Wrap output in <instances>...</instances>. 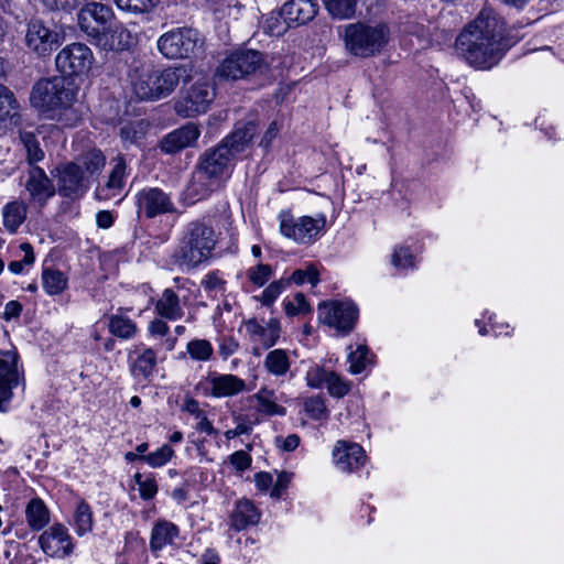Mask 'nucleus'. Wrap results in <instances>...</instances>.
Listing matches in <instances>:
<instances>
[{"instance_id": "1", "label": "nucleus", "mask_w": 564, "mask_h": 564, "mask_svg": "<svg viewBox=\"0 0 564 564\" xmlns=\"http://www.w3.org/2000/svg\"><path fill=\"white\" fill-rule=\"evenodd\" d=\"M519 39L507 33L505 21L497 14L481 11L460 32L456 40V48L469 65L488 69L496 65Z\"/></svg>"}, {"instance_id": "2", "label": "nucleus", "mask_w": 564, "mask_h": 564, "mask_svg": "<svg viewBox=\"0 0 564 564\" xmlns=\"http://www.w3.org/2000/svg\"><path fill=\"white\" fill-rule=\"evenodd\" d=\"M217 245L214 228L200 220L186 225L180 242L173 253V260L180 267L193 269L206 262Z\"/></svg>"}, {"instance_id": "3", "label": "nucleus", "mask_w": 564, "mask_h": 564, "mask_svg": "<svg viewBox=\"0 0 564 564\" xmlns=\"http://www.w3.org/2000/svg\"><path fill=\"white\" fill-rule=\"evenodd\" d=\"M76 88L64 77L39 80L32 88L30 101L47 117L59 118L76 100Z\"/></svg>"}, {"instance_id": "4", "label": "nucleus", "mask_w": 564, "mask_h": 564, "mask_svg": "<svg viewBox=\"0 0 564 564\" xmlns=\"http://www.w3.org/2000/svg\"><path fill=\"white\" fill-rule=\"evenodd\" d=\"M390 31L384 23L355 22L344 28L346 50L358 57L379 54L389 42Z\"/></svg>"}, {"instance_id": "5", "label": "nucleus", "mask_w": 564, "mask_h": 564, "mask_svg": "<svg viewBox=\"0 0 564 564\" xmlns=\"http://www.w3.org/2000/svg\"><path fill=\"white\" fill-rule=\"evenodd\" d=\"M267 66L261 52L241 50L227 55L217 67L216 75L227 80H238L256 73H262Z\"/></svg>"}, {"instance_id": "6", "label": "nucleus", "mask_w": 564, "mask_h": 564, "mask_svg": "<svg viewBox=\"0 0 564 564\" xmlns=\"http://www.w3.org/2000/svg\"><path fill=\"white\" fill-rule=\"evenodd\" d=\"M199 45V33L191 28L167 31L156 42L159 52L169 59L189 58L195 55Z\"/></svg>"}, {"instance_id": "7", "label": "nucleus", "mask_w": 564, "mask_h": 564, "mask_svg": "<svg viewBox=\"0 0 564 564\" xmlns=\"http://www.w3.org/2000/svg\"><path fill=\"white\" fill-rule=\"evenodd\" d=\"M216 97L214 86L205 78L195 82L175 101L174 109L183 118L205 113Z\"/></svg>"}, {"instance_id": "8", "label": "nucleus", "mask_w": 564, "mask_h": 564, "mask_svg": "<svg viewBox=\"0 0 564 564\" xmlns=\"http://www.w3.org/2000/svg\"><path fill=\"white\" fill-rule=\"evenodd\" d=\"M94 61V54L87 45L72 43L57 53L55 65L64 77H75L88 73Z\"/></svg>"}, {"instance_id": "9", "label": "nucleus", "mask_w": 564, "mask_h": 564, "mask_svg": "<svg viewBox=\"0 0 564 564\" xmlns=\"http://www.w3.org/2000/svg\"><path fill=\"white\" fill-rule=\"evenodd\" d=\"M358 318L357 306L349 301H329L318 305V319L341 334H348Z\"/></svg>"}, {"instance_id": "10", "label": "nucleus", "mask_w": 564, "mask_h": 564, "mask_svg": "<svg viewBox=\"0 0 564 564\" xmlns=\"http://www.w3.org/2000/svg\"><path fill=\"white\" fill-rule=\"evenodd\" d=\"M324 215L317 217L303 216L294 219L288 214L280 215V231L290 239L300 243H308L314 240L325 228Z\"/></svg>"}, {"instance_id": "11", "label": "nucleus", "mask_w": 564, "mask_h": 564, "mask_svg": "<svg viewBox=\"0 0 564 564\" xmlns=\"http://www.w3.org/2000/svg\"><path fill=\"white\" fill-rule=\"evenodd\" d=\"M156 86L151 89L145 83L140 84L139 91L147 100H156L172 94L181 80L189 77L186 66L167 67L162 70H154Z\"/></svg>"}, {"instance_id": "12", "label": "nucleus", "mask_w": 564, "mask_h": 564, "mask_svg": "<svg viewBox=\"0 0 564 564\" xmlns=\"http://www.w3.org/2000/svg\"><path fill=\"white\" fill-rule=\"evenodd\" d=\"M57 191L63 197L77 199L89 187L87 177L83 174L79 164L68 162L56 167Z\"/></svg>"}, {"instance_id": "13", "label": "nucleus", "mask_w": 564, "mask_h": 564, "mask_svg": "<svg viewBox=\"0 0 564 564\" xmlns=\"http://www.w3.org/2000/svg\"><path fill=\"white\" fill-rule=\"evenodd\" d=\"M25 44L37 55L45 56L61 44V37L48 24L33 19L28 23Z\"/></svg>"}, {"instance_id": "14", "label": "nucleus", "mask_w": 564, "mask_h": 564, "mask_svg": "<svg viewBox=\"0 0 564 564\" xmlns=\"http://www.w3.org/2000/svg\"><path fill=\"white\" fill-rule=\"evenodd\" d=\"M39 543L45 554L58 558L68 556L74 547L67 529L59 523L45 530L40 535Z\"/></svg>"}, {"instance_id": "15", "label": "nucleus", "mask_w": 564, "mask_h": 564, "mask_svg": "<svg viewBox=\"0 0 564 564\" xmlns=\"http://www.w3.org/2000/svg\"><path fill=\"white\" fill-rule=\"evenodd\" d=\"M138 213L147 218H154L158 215L174 212V205L170 196L161 188L149 187L140 191L137 195Z\"/></svg>"}, {"instance_id": "16", "label": "nucleus", "mask_w": 564, "mask_h": 564, "mask_svg": "<svg viewBox=\"0 0 564 564\" xmlns=\"http://www.w3.org/2000/svg\"><path fill=\"white\" fill-rule=\"evenodd\" d=\"M20 382L18 370V354L7 350L0 351V410L4 411L3 403L12 398V390Z\"/></svg>"}, {"instance_id": "17", "label": "nucleus", "mask_w": 564, "mask_h": 564, "mask_svg": "<svg viewBox=\"0 0 564 564\" xmlns=\"http://www.w3.org/2000/svg\"><path fill=\"white\" fill-rule=\"evenodd\" d=\"M90 36L106 51H122L130 44V33L119 23L111 22L104 29H91Z\"/></svg>"}, {"instance_id": "18", "label": "nucleus", "mask_w": 564, "mask_h": 564, "mask_svg": "<svg viewBox=\"0 0 564 564\" xmlns=\"http://www.w3.org/2000/svg\"><path fill=\"white\" fill-rule=\"evenodd\" d=\"M24 187L29 193L30 200L39 204L41 207L44 206L56 192L52 180L37 166H33L29 170Z\"/></svg>"}, {"instance_id": "19", "label": "nucleus", "mask_w": 564, "mask_h": 564, "mask_svg": "<svg viewBox=\"0 0 564 564\" xmlns=\"http://www.w3.org/2000/svg\"><path fill=\"white\" fill-rule=\"evenodd\" d=\"M335 465L343 471H354L366 462L364 448L357 443L338 441L333 449Z\"/></svg>"}, {"instance_id": "20", "label": "nucleus", "mask_w": 564, "mask_h": 564, "mask_svg": "<svg viewBox=\"0 0 564 564\" xmlns=\"http://www.w3.org/2000/svg\"><path fill=\"white\" fill-rule=\"evenodd\" d=\"M234 160L232 155H230V150L217 144L215 148L203 153L197 166L221 181L228 173Z\"/></svg>"}, {"instance_id": "21", "label": "nucleus", "mask_w": 564, "mask_h": 564, "mask_svg": "<svg viewBox=\"0 0 564 564\" xmlns=\"http://www.w3.org/2000/svg\"><path fill=\"white\" fill-rule=\"evenodd\" d=\"M78 21L82 30L90 36L91 29H104L113 22V12L104 3L90 2L80 10Z\"/></svg>"}, {"instance_id": "22", "label": "nucleus", "mask_w": 564, "mask_h": 564, "mask_svg": "<svg viewBox=\"0 0 564 564\" xmlns=\"http://www.w3.org/2000/svg\"><path fill=\"white\" fill-rule=\"evenodd\" d=\"M245 329L250 340L262 345L264 349L274 346L280 337V323L276 318H270L264 324L250 318L245 322Z\"/></svg>"}, {"instance_id": "23", "label": "nucleus", "mask_w": 564, "mask_h": 564, "mask_svg": "<svg viewBox=\"0 0 564 564\" xmlns=\"http://www.w3.org/2000/svg\"><path fill=\"white\" fill-rule=\"evenodd\" d=\"M199 135L198 126L188 122L165 135L161 142V149L165 153L180 152L184 148L194 145Z\"/></svg>"}, {"instance_id": "24", "label": "nucleus", "mask_w": 564, "mask_h": 564, "mask_svg": "<svg viewBox=\"0 0 564 564\" xmlns=\"http://www.w3.org/2000/svg\"><path fill=\"white\" fill-rule=\"evenodd\" d=\"M124 178L126 162L123 158L117 156L106 184L96 188V198L98 200H109L120 196L124 187Z\"/></svg>"}, {"instance_id": "25", "label": "nucleus", "mask_w": 564, "mask_h": 564, "mask_svg": "<svg viewBox=\"0 0 564 564\" xmlns=\"http://www.w3.org/2000/svg\"><path fill=\"white\" fill-rule=\"evenodd\" d=\"M220 182V180L197 166L193 172L191 182L186 188V194L192 200H200L217 189Z\"/></svg>"}, {"instance_id": "26", "label": "nucleus", "mask_w": 564, "mask_h": 564, "mask_svg": "<svg viewBox=\"0 0 564 564\" xmlns=\"http://www.w3.org/2000/svg\"><path fill=\"white\" fill-rule=\"evenodd\" d=\"M256 133V123L249 121L247 123L237 126L235 130L219 144L225 147V149L230 150V155H232L235 159L237 154L243 152L248 148Z\"/></svg>"}, {"instance_id": "27", "label": "nucleus", "mask_w": 564, "mask_h": 564, "mask_svg": "<svg viewBox=\"0 0 564 564\" xmlns=\"http://www.w3.org/2000/svg\"><path fill=\"white\" fill-rule=\"evenodd\" d=\"M212 395L215 398L232 397L246 389V382L235 375H213L208 378Z\"/></svg>"}, {"instance_id": "28", "label": "nucleus", "mask_w": 564, "mask_h": 564, "mask_svg": "<svg viewBox=\"0 0 564 564\" xmlns=\"http://www.w3.org/2000/svg\"><path fill=\"white\" fill-rule=\"evenodd\" d=\"M289 24H305L316 14V6L312 0H290L281 8Z\"/></svg>"}, {"instance_id": "29", "label": "nucleus", "mask_w": 564, "mask_h": 564, "mask_svg": "<svg viewBox=\"0 0 564 564\" xmlns=\"http://www.w3.org/2000/svg\"><path fill=\"white\" fill-rule=\"evenodd\" d=\"M259 520L260 512L250 500L241 499L236 503L231 513V525L235 530H245L249 525L257 524Z\"/></svg>"}, {"instance_id": "30", "label": "nucleus", "mask_w": 564, "mask_h": 564, "mask_svg": "<svg viewBox=\"0 0 564 564\" xmlns=\"http://www.w3.org/2000/svg\"><path fill=\"white\" fill-rule=\"evenodd\" d=\"M156 313L169 321H176L184 315L178 295L172 289H165L155 304Z\"/></svg>"}, {"instance_id": "31", "label": "nucleus", "mask_w": 564, "mask_h": 564, "mask_svg": "<svg viewBox=\"0 0 564 564\" xmlns=\"http://www.w3.org/2000/svg\"><path fill=\"white\" fill-rule=\"evenodd\" d=\"M20 105L14 94L4 85L0 84V123L9 121L18 124L20 120Z\"/></svg>"}, {"instance_id": "32", "label": "nucleus", "mask_w": 564, "mask_h": 564, "mask_svg": "<svg viewBox=\"0 0 564 564\" xmlns=\"http://www.w3.org/2000/svg\"><path fill=\"white\" fill-rule=\"evenodd\" d=\"M28 207L21 200H12L4 205L2 218L4 228L14 234L26 218Z\"/></svg>"}, {"instance_id": "33", "label": "nucleus", "mask_w": 564, "mask_h": 564, "mask_svg": "<svg viewBox=\"0 0 564 564\" xmlns=\"http://www.w3.org/2000/svg\"><path fill=\"white\" fill-rule=\"evenodd\" d=\"M178 535V528L166 520H161L155 523L151 532L150 546L153 551L161 550Z\"/></svg>"}, {"instance_id": "34", "label": "nucleus", "mask_w": 564, "mask_h": 564, "mask_svg": "<svg viewBox=\"0 0 564 564\" xmlns=\"http://www.w3.org/2000/svg\"><path fill=\"white\" fill-rule=\"evenodd\" d=\"M131 366V372L137 378H149L156 366V354L152 348H142Z\"/></svg>"}, {"instance_id": "35", "label": "nucleus", "mask_w": 564, "mask_h": 564, "mask_svg": "<svg viewBox=\"0 0 564 564\" xmlns=\"http://www.w3.org/2000/svg\"><path fill=\"white\" fill-rule=\"evenodd\" d=\"M291 361L283 349H273L264 359V368L273 376L283 377L290 370Z\"/></svg>"}, {"instance_id": "36", "label": "nucleus", "mask_w": 564, "mask_h": 564, "mask_svg": "<svg viewBox=\"0 0 564 564\" xmlns=\"http://www.w3.org/2000/svg\"><path fill=\"white\" fill-rule=\"evenodd\" d=\"M108 328L113 336L122 339L132 338L138 332V327L132 319L119 314L111 315L108 318Z\"/></svg>"}, {"instance_id": "37", "label": "nucleus", "mask_w": 564, "mask_h": 564, "mask_svg": "<svg viewBox=\"0 0 564 564\" xmlns=\"http://www.w3.org/2000/svg\"><path fill=\"white\" fill-rule=\"evenodd\" d=\"M73 525L79 536H83L93 530V512L89 505L84 500L77 503L73 516Z\"/></svg>"}, {"instance_id": "38", "label": "nucleus", "mask_w": 564, "mask_h": 564, "mask_svg": "<svg viewBox=\"0 0 564 564\" xmlns=\"http://www.w3.org/2000/svg\"><path fill=\"white\" fill-rule=\"evenodd\" d=\"M26 520L29 525L39 531L48 522V510L40 499H33L26 507Z\"/></svg>"}, {"instance_id": "39", "label": "nucleus", "mask_w": 564, "mask_h": 564, "mask_svg": "<svg viewBox=\"0 0 564 564\" xmlns=\"http://www.w3.org/2000/svg\"><path fill=\"white\" fill-rule=\"evenodd\" d=\"M42 284L47 294L57 295L66 289L67 278L58 270L44 269L42 272Z\"/></svg>"}, {"instance_id": "40", "label": "nucleus", "mask_w": 564, "mask_h": 564, "mask_svg": "<svg viewBox=\"0 0 564 564\" xmlns=\"http://www.w3.org/2000/svg\"><path fill=\"white\" fill-rule=\"evenodd\" d=\"M19 139L25 151L29 164L33 165L44 159V151L33 132L21 131Z\"/></svg>"}, {"instance_id": "41", "label": "nucleus", "mask_w": 564, "mask_h": 564, "mask_svg": "<svg viewBox=\"0 0 564 564\" xmlns=\"http://www.w3.org/2000/svg\"><path fill=\"white\" fill-rule=\"evenodd\" d=\"M328 13L338 20L350 19L355 15L357 0H325Z\"/></svg>"}, {"instance_id": "42", "label": "nucleus", "mask_w": 564, "mask_h": 564, "mask_svg": "<svg viewBox=\"0 0 564 564\" xmlns=\"http://www.w3.org/2000/svg\"><path fill=\"white\" fill-rule=\"evenodd\" d=\"M80 163L86 172L94 176L100 174L106 164V158L101 151L97 149L89 150L80 158Z\"/></svg>"}, {"instance_id": "43", "label": "nucleus", "mask_w": 564, "mask_h": 564, "mask_svg": "<svg viewBox=\"0 0 564 564\" xmlns=\"http://www.w3.org/2000/svg\"><path fill=\"white\" fill-rule=\"evenodd\" d=\"M186 350L197 361H208L213 356V346L206 339H193L187 343Z\"/></svg>"}, {"instance_id": "44", "label": "nucleus", "mask_w": 564, "mask_h": 564, "mask_svg": "<svg viewBox=\"0 0 564 564\" xmlns=\"http://www.w3.org/2000/svg\"><path fill=\"white\" fill-rule=\"evenodd\" d=\"M289 25L290 24L283 17L282 11L271 12L263 22V30L269 35L280 36L286 32Z\"/></svg>"}, {"instance_id": "45", "label": "nucleus", "mask_w": 564, "mask_h": 564, "mask_svg": "<svg viewBox=\"0 0 564 564\" xmlns=\"http://www.w3.org/2000/svg\"><path fill=\"white\" fill-rule=\"evenodd\" d=\"M142 83H145L144 85H147L151 89H153L156 86L153 69L149 67H143L140 70H137L131 78V85L134 95L141 100H147L139 91L140 84Z\"/></svg>"}, {"instance_id": "46", "label": "nucleus", "mask_w": 564, "mask_h": 564, "mask_svg": "<svg viewBox=\"0 0 564 564\" xmlns=\"http://www.w3.org/2000/svg\"><path fill=\"white\" fill-rule=\"evenodd\" d=\"M368 354L369 350L364 345L358 346L355 351L349 354L348 361L350 364L349 371L351 373L357 375L366 369L369 362Z\"/></svg>"}, {"instance_id": "47", "label": "nucleus", "mask_w": 564, "mask_h": 564, "mask_svg": "<svg viewBox=\"0 0 564 564\" xmlns=\"http://www.w3.org/2000/svg\"><path fill=\"white\" fill-rule=\"evenodd\" d=\"M159 0H115V3L120 10L143 13L150 11L156 6Z\"/></svg>"}, {"instance_id": "48", "label": "nucleus", "mask_w": 564, "mask_h": 564, "mask_svg": "<svg viewBox=\"0 0 564 564\" xmlns=\"http://www.w3.org/2000/svg\"><path fill=\"white\" fill-rule=\"evenodd\" d=\"M319 272L316 269L315 265L310 264L305 270H295L292 275L289 279H285L289 281V284L291 282H294L297 285H301L305 283L306 281L310 282L313 286H315L318 282Z\"/></svg>"}, {"instance_id": "49", "label": "nucleus", "mask_w": 564, "mask_h": 564, "mask_svg": "<svg viewBox=\"0 0 564 564\" xmlns=\"http://www.w3.org/2000/svg\"><path fill=\"white\" fill-rule=\"evenodd\" d=\"M174 455V451L170 445H163L153 453L147 456H141L142 460L147 462L151 467L156 468L164 466Z\"/></svg>"}, {"instance_id": "50", "label": "nucleus", "mask_w": 564, "mask_h": 564, "mask_svg": "<svg viewBox=\"0 0 564 564\" xmlns=\"http://www.w3.org/2000/svg\"><path fill=\"white\" fill-rule=\"evenodd\" d=\"M391 264L395 269L405 270L408 268L414 267V257L409 248L406 247H395L393 253L391 256Z\"/></svg>"}, {"instance_id": "51", "label": "nucleus", "mask_w": 564, "mask_h": 564, "mask_svg": "<svg viewBox=\"0 0 564 564\" xmlns=\"http://www.w3.org/2000/svg\"><path fill=\"white\" fill-rule=\"evenodd\" d=\"M328 393L334 398H343L350 391V383L332 371L327 380Z\"/></svg>"}, {"instance_id": "52", "label": "nucleus", "mask_w": 564, "mask_h": 564, "mask_svg": "<svg viewBox=\"0 0 564 564\" xmlns=\"http://www.w3.org/2000/svg\"><path fill=\"white\" fill-rule=\"evenodd\" d=\"M332 371L326 370L319 366H313L306 371L305 380L308 387L321 389L327 383L328 377Z\"/></svg>"}, {"instance_id": "53", "label": "nucleus", "mask_w": 564, "mask_h": 564, "mask_svg": "<svg viewBox=\"0 0 564 564\" xmlns=\"http://www.w3.org/2000/svg\"><path fill=\"white\" fill-rule=\"evenodd\" d=\"M304 410L313 420L324 419L328 411L324 400L321 397H311L304 402Z\"/></svg>"}, {"instance_id": "54", "label": "nucleus", "mask_w": 564, "mask_h": 564, "mask_svg": "<svg viewBox=\"0 0 564 564\" xmlns=\"http://www.w3.org/2000/svg\"><path fill=\"white\" fill-rule=\"evenodd\" d=\"M267 391H259L254 394V399L258 402V411L268 415H283L285 410L278 405L274 401L265 397Z\"/></svg>"}, {"instance_id": "55", "label": "nucleus", "mask_w": 564, "mask_h": 564, "mask_svg": "<svg viewBox=\"0 0 564 564\" xmlns=\"http://www.w3.org/2000/svg\"><path fill=\"white\" fill-rule=\"evenodd\" d=\"M288 285L289 281L285 279H280L270 283L262 292V303L264 305L272 304Z\"/></svg>"}, {"instance_id": "56", "label": "nucleus", "mask_w": 564, "mask_h": 564, "mask_svg": "<svg viewBox=\"0 0 564 564\" xmlns=\"http://www.w3.org/2000/svg\"><path fill=\"white\" fill-rule=\"evenodd\" d=\"M135 482L139 486L140 496L142 499H152L158 492V486L152 477L143 478L141 474L134 475Z\"/></svg>"}, {"instance_id": "57", "label": "nucleus", "mask_w": 564, "mask_h": 564, "mask_svg": "<svg viewBox=\"0 0 564 564\" xmlns=\"http://www.w3.org/2000/svg\"><path fill=\"white\" fill-rule=\"evenodd\" d=\"M284 310L286 315L295 316L310 312V305L303 293H296L292 301L284 302Z\"/></svg>"}, {"instance_id": "58", "label": "nucleus", "mask_w": 564, "mask_h": 564, "mask_svg": "<svg viewBox=\"0 0 564 564\" xmlns=\"http://www.w3.org/2000/svg\"><path fill=\"white\" fill-rule=\"evenodd\" d=\"M271 275L272 269L269 264H258L248 271L250 281L258 286L264 285Z\"/></svg>"}, {"instance_id": "59", "label": "nucleus", "mask_w": 564, "mask_h": 564, "mask_svg": "<svg viewBox=\"0 0 564 564\" xmlns=\"http://www.w3.org/2000/svg\"><path fill=\"white\" fill-rule=\"evenodd\" d=\"M293 474L288 471H281L278 475L276 481L274 482L270 496L272 498H280L292 481Z\"/></svg>"}, {"instance_id": "60", "label": "nucleus", "mask_w": 564, "mask_h": 564, "mask_svg": "<svg viewBox=\"0 0 564 564\" xmlns=\"http://www.w3.org/2000/svg\"><path fill=\"white\" fill-rule=\"evenodd\" d=\"M230 464L238 471H245L251 466V456L246 451H237L229 456Z\"/></svg>"}, {"instance_id": "61", "label": "nucleus", "mask_w": 564, "mask_h": 564, "mask_svg": "<svg viewBox=\"0 0 564 564\" xmlns=\"http://www.w3.org/2000/svg\"><path fill=\"white\" fill-rule=\"evenodd\" d=\"M43 4L50 10H73L80 6L85 0H42Z\"/></svg>"}, {"instance_id": "62", "label": "nucleus", "mask_w": 564, "mask_h": 564, "mask_svg": "<svg viewBox=\"0 0 564 564\" xmlns=\"http://www.w3.org/2000/svg\"><path fill=\"white\" fill-rule=\"evenodd\" d=\"M205 290L217 292L224 290L225 281L218 275L217 272L208 273L202 282Z\"/></svg>"}, {"instance_id": "63", "label": "nucleus", "mask_w": 564, "mask_h": 564, "mask_svg": "<svg viewBox=\"0 0 564 564\" xmlns=\"http://www.w3.org/2000/svg\"><path fill=\"white\" fill-rule=\"evenodd\" d=\"M279 132L280 126L276 121H272L260 141V147L269 149L272 141L278 137Z\"/></svg>"}, {"instance_id": "64", "label": "nucleus", "mask_w": 564, "mask_h": 564, "mask_svg": "<svg viewBox=\"0 0 564 564\" xmlns=\"http://www.w3.org/2000/svg\"><path fill=\"white\" fill-rule=\"evenodd\" d=\"M275 443L283 451L292 452V451H294L299 446V444H300V436L297 434H290L285 438L276 437L275 438Z\"/></svg>"}]
</instances>
